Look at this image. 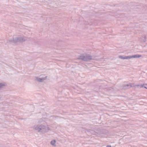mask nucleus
<instances>
[{"instance_id":"4","label":"nucleus","mask_w":147,"mask_h":147,"mask_svg":"<svg viewBox=\"0 0 147 147\" xmlns=\"http://www.w3.org/2000/svg\"><path fill=\"white\" fill-rule=\"evenodd\" d=\"M107 147H111V146L110 145L107 146Z\"/></svg>"},{"instance_id":"5","label":"nucleus","mask_w":147,"mask_h":147,"mask_svg":"<svg viewBox=\"0 0 147 147\" xmlns=\"http://www.w3.org/2000/svg\"><path fill=\"white\" fill-rule=\"evenodd\" d=\"M38 81H41L40 80H38Z\"/></svg>"},{"instance_id":"2","label":"nucleus","mask_w":147,"mask_h":147,"mask_svg":"<svg viewBox=\"0 0 147 147\" xmlns=\"http://www.w3.org/2000/svg\"><path fill=\"white\" fill-rule=\"evenodd\" d=\"M56 142V141L55 140H52L51 142V144L52 145H54Z\"/></svg>"},{"instance_id":"1","label":"nucleus","mask_w":147,"mask_h":147,"mask_svg":"<svg viewBox=\"0 0 147 147\" xmlns=\"http://www.w3.org/2000/svg\"><path fill=\"white\" fill-rule=\"evenodd\" d=\"M141 57V55H136L134 56L130 57H129L128 58H138V57Z\"/></svg>"},{"instance_id":"3","label":"nucleus","mask_w":147,"mask_h":147,"mask_svg":"<svg viewBox=\"0 0 147 147\" xmlns=\"http://www.w3.org/2000/svg\"><path fill=\"white\" fill-rule=\"evenodd\" d=\"M82 59L83 60H85V61H87V60L86 59H84V58H82Z\"/></svg>"}]
</instances>
